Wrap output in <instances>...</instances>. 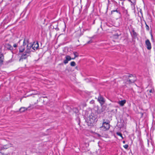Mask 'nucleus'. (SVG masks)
<instances>
[{
  "instance_id": "nucleus-4",
  "label": "nucleus",
  "mask_w": 155,
  "mask_h": 155,
  "mask_svg": "<svg viewBox=\"0 0 155 155\" xmlns=\"http://www.w3.org/2000/svg\"><path fill=\"white\" fill-rule=\"evenodd\" d=\"M136 80V77L132 75H129L127 80V82L129 83H133Z\"/></svg>"
},
{
  "instance_id": "nucleus-12",
  "label": "nucleus",
  "mask_w": 155,
  "mask_h": 155,
  "mask_svg": "<svg viewBox=\"0 0 155 155\" xmlns=\"http://www.w3.org/2000/svg\"><path fill=\"white\" fill-rule=\"evenodd\" d=\"M65 60L64 61V63L65 64H67L68 61L71 60L72 59V58H71V57L69 55H67L65 57Z\"/></svg>"
},
{
  "instance_id": "nucleus-28",
  "label": "nucleus",
  "mask_w": 155,
  "mask_h": 155,
  "mask_svg": "<svg viewBox=\"0 0 155 155\" xmlns=\"http://www.w3.org/2000/svg\"><path fill=\"white\" fill-rule=\"evenodd\" d=\"M125 142V141H123V143H124Z\"/></svg>"
},
{
  "instance_id": "nucleus-13",
  "label": "nucleus",
  "mask_w": 155,
  "mask_h": 155,
  "mask_svg": "<svg viewBox=\"0 0 155 155\" xmlns=\"http://www.w3.org/2000/svg\"><path fill=\"white\" fill-rule=\"evenodd\" d=\"M31 107L29 106L28 108H26L25 107H21L19 109V111L21 112H22L25 111V110H28V109Z\"/></svg>"
},
{
  "instance_id": "nucleus-17",
  "label": "nucleus",
  "mask_w": 155,
  "mask_h": 155,
  "mask_svg": "<svg viewBox=\"0 0 155 155\" xmlns=\"http://www.w3.org/2000/svg\"><path fill=\"white\" fill-rule=\"evenodd\" d=\"M22 42L21 40H20L17 43V44H15L13 45V47L14 48H16L17 47V46L20 44V43Z\"/></svg>"
},
{
  "instance_id": "nucleus-9",
  "label": "nucleus",
  "mask_w": 155,
  "mask_h": 155,
  "mask_svg": "<svg viewBox=\"0 0 155 155\" xmlns=\"http://www.w3.org/2000/svg\"><path fill=\"white\" fill-rule=\"evenodd\" d=\"M27 50L26 51V53H30L31 52V51L30 50V49L31 48H32V45L31 43H28L27 44Z\"/></svg>"
},
{
  "instance_id": "nucleus-31",
  "label": "nucleus",
  "mask_w": 155,
  "mask_h": 155,
  "mask_svg": "<svg viewBox=\"0 0 155 155\" xmlns=\"http://www.w3.org/2000/svg\"><path fill=\"white\" fill-rule=\"evenodd\" d=\"M4 155H8L7 154H4Z\"/></svg>"
},
{
  "instance_id": "nucleus-20",
  "label": "nucleus",
  "mask_w": 155,
  "mask_h": 155,
  "mask_svg": "<svg viewBox=\"0 0 155 155\" xmlns=\"http://www.w3.org/2000/svg\"><path fill=\"white\" fill-rule=\"evenodd\" d=\"M117 134L118 135L120 136L122 138V134L120 133V132H117Z\"/></svg>"
},
{
  "instance_id": "nucleus-25",
  "label": "nucleus",
  "mask_w": 155,
  "mask_h": 155,
  "mask_svg": "<svg viewBox=\"0 0 155 155\" xmlns=\"http://www.w3.org/2000/svg\"><path fill=\"white\" fill-rule=\"evenodd\" d=\"M146 29L148 30L149 29V26L147 25H146Z\"/></svg>"
},
{
  "instance_id": "nucleus-3",
  "label": "nucleus",
  "mask_w": 155,
  "mask_h": 155,
  "mask_svg": "<svg viewBox=\"0 0 155 155\" xmlns=\"http://www.w3.org/2000/svg\"><path fill=\"white\" fill-rule=\"evenodd\" d=\"M121 35L120 31L118 30L113 31L112 32V37L114 39H117Z\"/></svg>"
},
{
  "instance_id": "nucleus-8",
  "label": "nucleus",
  "mask_w": 155,
  "mask_h": 155,
  "mask_svg": "<svg viewBox=\"0 0 155 155\" xmlns=\"http://www.w3.org/2000/svg\"><path fill=\"white\" fill-rule=\"evenodd\" d=\"M146 45H147V48L148 50H150L151 49V43L149 41V40L148 39H147L145 41Z\"/></svg>"
},
{
  "instance_id": "nucleus-14",
  "label": "nucleus",
  "mask_w": 155,
  "mask_h": 155,
  "mask_svg": "<svg viewBox=\"0 0 155 155\" xmlns=\"http://www.w3.org/2000/svg\"><path fill=\"white\" fill-rule=\"evenodd\" d=\"M126 101L125 100L119 101L118 102V104L121 106H123L124 104L126 103Z\"/></svg>"
},
{
  "instance_id": "nucleus-5",
  "label": "nucleus",
  "mask_w": 155,
  "mask_h": 155,
  "mask_svg": "<svg viewBox=\"0 0 155 155\" xmlns=\"http://www.w3.org/2000/svg\"><path fill=\"white\" fill-rule=\"evenodd\" d=\"M93 114H91L89 116V119L90 123H92L96 121V118L95 116H94Z\"/></svg>"
},
{
  "instance_id": "nucleus-21",
  "label": "nucleus",
  "mask_w": 155,
  "mask_h": 155,
  "mask_svg": "<svg viewBox=\"0 0 155 155\" xmlns=\"http://www.w3.org/2000/svg\"><path fill=\"white\" fill-rule=\"evenodd\" d=\"M117 12V13H118L119 14H120V12H119L118 10H115L112 11L111 13H113V12Z\"/></svg>"
},
{
  "instance_id": "nucleus-1",
  "label": "nucleus",
  "mask_w": 155,
  "mask_h": 155,
  "mask_svg": "<svg viewBox=\"0 0 155 155\" xmlns=\"http://www.w3.org/2000/svg\"><path fill=\"white\" fill-rule=\"evenodd\" d=\"M22 42V41L21 42ZM28 43V39H25L23 42L22 45L19 47V52L20 53L23 52L25 50V46Z\"/></svg>"
},
{
  "instance_id": "nucleus-7",
  "label": "nucleus",
  "mask_w": 155,
  "mask_h": 155,
  "mask_svg": "<svg viewBox=\"0 0 155 155\" xmlns=\"http://www.w3.org/2000/svg\"><path fill=\"white\" fill-rule=\"evenodd\" d=\"M98 101L99 102L101 105L103 104L105 102L104 98L100 95L98 97Z\"/></svg>"
},
{
  "instance_id": "nucleus-16",
  "label": "nucleus",
  "mask_w": 155,
  "mask_h": 155,
  "mask_svg": "<svg viewBox=\"0 0 155 155\" xmlns=\"http://www.w3.org/2000/svg\"><path fill=\"white\" fill-rule=\"evenodd\" d=\"M3 57L2 55L0 56V64H2L3 61Z\"/></svg>"
},
{
  "instance_id": "nucleus-15",
  "label": "nucleus",
  "mask_w": 155,
  "mask_h": 155,
  "mask_svg": "<svg viewBox=\"0 0 155 155\" xmlns=\"http://www.w3.org/2000/svg\"><path fill=\"white\" fill-rule=\"evenodd\" d=\"M73 54L74 55V57L72 58V59H74L78 57L79 56L78 54L76 52H74Z\"/></svg>"
},
{
  "instance_id": "nucleus-26",
  "label": "nucleus",
  "mask_w": 155,
  "mask_h": 155,
  "mask_svg": "<svg viewBox=\"0 0 155 155\" xmlns=\"http://www.w3.org/2000/svg\"><path fill=\"white\" fill-rule=\"evenodd\" d=\"M91 42H92V41H88L87 43L88 44H89V43H91Z\"/></svg>"
},
{
  "instance_id": "nucleus-18",
  "label": "nucleus",
  "mask_w": 155,
  "mask_h": 155,
  "mask_svg": "<svg viewBox=\"0 0 155 155\" xmlns=\"http://www.w3.org/2000/svg\"><path fill=\"white\" fill-rule=\"evenodd\" d=\"M76 34L77 35V36L78 37L80 36L81 35V31L78 30L77 32L76 33Z\"/></svg>"
},
{
  "instance_id": "nucleus-19",
  "label": "nucleus",
  "mask_w": 155,
  "mask_h": 155,
  "mask_svg": "<svg viewBox=\"0 0 155 155\" xmlns=\"http://www.w3.org/2000/svg\"><path fill=\"white\" fill-rule=\"evenodd\" d=\"M70 65L71 66H75L76 65V63L74 61H72Z\"/></svg>"
},
{
  "instance_id": "nucleus-27",
  "label": "nucleus",
  "mask_w": 155,
  "mask_h": 155,
  "mask_svg": "<svg viewBox=\"0 0 155 155\" xmlns=\"http://www.w3.org/2000/svg\"><path fill=\"white\" fill-rule=\"evenodd\" d=\"M97 135L99 137H100L101 136L98 134H97Z\"/></svg>"
},
{
  "instance_id": "nucleus-32",
  "label": "nucleus",
  "mask_w": 155,
  "mask_h": 155,
  "mask_svg": "<svg viewBox=\"0 0 155 155\" xmlns=\"http://www.w3.org/2000/svg\"><path fill=\"white\" fill-rule=\"evenodd\" d=\"M125 145L127 146V145H128L127 144H126Z\"/></svg>"
},
{
  "instance_id": "nucleus-30",
  "label": "nucleus",
  "mask_w": 155,
  "mask_h": 155,
  "mask_svg": "<svg viewBox=\"0 0 155 155\" xmlns=\"http://www.w3.org/2000/svg\"><path fill=\"white\" fill-rule=\"evenodd\" d=\"M41 100H42V98H41Z\"/></svg>"
},
{
  "instance_id": "nucleus-24",
  "label": "nucleus",
  "mask_w": 155,
  "mask_h": 155,
  "mask_svg": "<svg viewBox=\"0 0 155 155\" xmlns=\"http://www.w3.org/2000/svg\"><path fill=\"white\" fill-rule=\"evenodd\" d=\"M126 149H127L128 146H123Z\"/></svg>"
},
{
  "instance_id": "nucleus-10",
  "label": "nucleus",
  "mask_w": 155,
  "mask_h": 155,
  "mask_svg": "<svg viewBox=\"0 0 155 155\" xmlns=\"http://www.w3.org/2000/svg\"><path fill=\"white\" fill-rule=\"evenodd\" d=\"M4 46L5 48L8 50L12 51L13 49L12 47L8 44H6Z\"/></svg>"
},
{
  "instance_id": "nucleus-11",
  "label": "nucleus",
  "mask_w": 155,
  "mask_h": 155,
  "mask_svg": "<svg viewBox=\"0 0 155 155\" xmlns=\"http://www.w3.org/2000/svg\"><path fill=\"white\" fill-rule=\"evenodd\" d=\"M39 47V45L38 44V42L37 41L35 44H32V48L34 50H37Z\"/></svg>"
},
{
  "instance_id": "nucleus-23",
  "label": "nucleus",
  "mask_w": 155,
  "mask_h": 155,
  "mask_svg": "<svg viewBox=\"0 0 155 155\" xmlns=\"http://www.w3.org/2000/svg\"><path fill=\"white\" fill-rule=\"evenodd\" d=\"M153 90L152 89H151L150 90H149V92L151 93H152L153 92Z\"/></svg>"
},
{
  "instance_id": "nucleus-22",
  "label": "nucleus",
  "mask_w": 155,
  "mask_h": 155,
  "mask_svg": "<svg viewBox=\"0 0 155 155\" xmlns=\"http://www.w3.org/2000/svg\"><path fill=\"white\" fill-rule=\"evenodd\" d=\"M123 12L124 13H125L126 14H127V10H124V11H123Z\"/></svg>"
},
{
  "instance_id": "nucleus-29",
  "label": "nucleus",
  "mask_w": 155,
  "mask_h": 155,
  "mask_svg": "<svg viewBox=\"0 0 155 155\" xmlns=\"http://www.w3.org/2000/svg\"><path fill=\"white\" fill-rule=\"evenodd\" d=\"M8 148H3L4 149H7Z\"/></svg>"
},
{
  "instance_id": "nucleus-6",
  "label": "nucleus",
  "mask_w": 155,
  "mask_h": 155,
  "mask_svg": "<svg viewBox=\"0 0 155 155\" xmlns=\"http://www.w3.org/2000/svg\"><path fill=\"white\" fill-rule=\"evenodd\" d=\"M28 54V53H26V51L25 52H24L21 55V56L20 57V58L19 59V61H20L21 60H22L23 59H25L28 56V55L27 54Z\"/></svg>"
},
{
  "instance_id": "nucleus-2",
  "label": "nucleus",
  "mask_w": 155,
  "mask_h": 155,
  "mask_svg": "<svg viewBox=\"0 0 155 155\" xmlns=\"http://www.w3.org/2000/svg\"><path fill=\"white\" fill-rule=\"evenodd\" d=\"M100 127L102 130L105 131L109 129L110 125L108 122H106L105 121V120H103L102 125Z\"/></svg>"
}]
</instances>
